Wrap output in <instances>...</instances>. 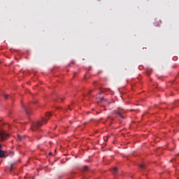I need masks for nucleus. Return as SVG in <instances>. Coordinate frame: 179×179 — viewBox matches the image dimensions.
<instances>
[{"label": "nucleus", "mask_w": 179, "mask_h": 179, "mask_svg": "<svg viewBox=\"0 0 179 179\" xmlns=\"http://www.w3.org/2000/svg\"><path fill=\"white\" fill-rule=\"evenodd\" d=\"M36 103H37V101L33 102L34 104H36Z\"/></svg>", "instance_id": "18"}, {"label": "nucleus", "mask_w": 179, "mask_h": 179, "mask_svg": "<svg viewBox=\"0 0 179 179\" xmlns=\"http://www.w3.org/2000/svg\"><path fill=\"white\" fill-rule=\"evenodd\" d=\"M43 124H47V119H43L41 122L38 121L34 122L31 128L32 131H36V129H38V128H40V127H41Z\"/></svg>", "instance_id": "1"}, {"label": "nucleus", "mask_w": 179, "mask_h": 179, "mask_svg": "<svg viewBox=\"0 0 179 179\" xmlns=\"http://www.w3.org/2000/svg\"><path fill=\"white\" fill-rule=\"evenodd\" d=\"M6 152L4 150H0V157H3L4 159H6L7 156L5 155Z\"/></svg>", "instance_id": "3"}, {"label": "nucleus", "mask_w": 179, "mask_h": 179, "mask_svg": "<svg viewBox=\"0 0 179 179\" xmlns=\"http://www.w3.org/2000/svg\"><path fill=\"white\" fill-rule=\"evenodd\" d=\"M141 169H144L145 168V164H142L140 165Z\"/></svg>", "instance_id": "12"}, {"label": "nucleus", "mask_w": 179, "mask_h": 179, "mask_svg": "<svg viewBox=\"0 0 179 179\" xmlns=\"http://www.w3.org/2000/svg\"><path fill=\"white\" fill-rule=\"evenodd\" d=\"M0 125H3V122H2V119H0Z\"/></svg>", "instance_id": "13"}, {"label": "nucleus", "mask_w": 179, "mask_h": 179, "mask_svg": "<svg viewBox=\"0 0 179 179\" xmlns=\"http://www.w3.org/2000/svg\"><path fill=\"white\" fill-rule=\"evenodd\" d=\"M25 113H27V114H29V110H27V108L24 107V106H22Z\"/></svg>", "instance_id": "6"}, {"label": "nucleus", "mask_w": 179, "mask_h": 179, "mask_svg": "<svg viewBox=\"0 0 179 179\" xmlns=\"http://www.w3.org/2000/svg\"><path fill=\"white\" fill-rule=\"evenodd\" d=\"M58 97V99H59L60 100H62V101H64V99H65V98H64V97H62V96H57Z\"/></svg>", "instance_id": "11"}, {"label": "nucleus", "mask_w": 179, "mask_h": 179, "mask_svg": "<svg viewBox=\"0 0 179 179\" xmlns=\"http://www.w3.org/2000/svg\"><path fill=\"white\" fill-rule=\"evenodd\" d=\"M147 73H148V75H150V73H151V72H150V71H147Z\"/></svg>", "instance_id": "14"}, {"label": "nucleus", "mask_w": 179, "mask_h": 179, "mask_svg": "<svg viewBox=\"0 0 179 179\" xmlns=\"http://www.w3.org/2000/svg\"><path fill=\"white\" fill-rule=\"evenodd\" d=\"M51 113H46V118H50V117H51Z\"/></svg>", "instance_id": "9"}, {"label": "nucleus", "mask_w": 179, "mask_h": 179, "mask_svg": "<svg viewBox=\"0 0 179 179\" xmlns=\"http://www.w3.org/2000/svg\"><path fill=\"white\" fill-rule=\"evenodd\" d=\"M13 166H15V164H10V171H13Z\"/></svg>", "instance_id": "7"}, {"label": "nucleus", "mask_w": 179, "mask_h": 179, "mask_svg": "<svg viewBox=\"0 0 179 179\" xmlns=\"http://www.w3.org/2000/svg\"><path fill=\"white\" fill-rule=\"evenodd\" d=\"M10 155H15V152L13 151L10 152Z\"/></svg>", "instance_id": "15"}, {"label": "nucleus", "mask_w": 179, "mask_h": 179, "mask_svg": "<svg viewBox=\"0 0 179 179\" xmlns=\"http://www.w3.org/2000/svg\"><path fill=\"white\" fill-rule=\"evenodd\" d=\"M0 149H2V145L0 144Z\"/></svg>", "instance_id": "19"}, {"label": "nucleus", "mask_w": 179, "mask_h": 179, "mask_svg": "<svg viewBox=\"0 0 179 179\" xmlns=\"http://www.w3.org/2000/svg\"><path fill=\"white\" fill-rule=\"evenodd\" d=\"M17 139L20 142H22V141H23V137H22V136L20 135H17Z\"/></svg>", "instance_id": "5"}, {"label": "nucleus", "mask_w": 179, "mask_h": 179, "mask_svg": "<svg viewBox=\"0 0 179 179\" xmlns=\"http://www.w3.org/2000/svg\"><path fill=\"white\" fill-rule=\"evenodd\" d=\"M116 113L119 115V117H121V118H124V116H122V115H121V113L117 112Z\"/></svg>", "instance_id": "10"}, {"label": "nucleus", "mask_w": 179, "mask_h": 179, "mask_svg": "<svg viewBox=\"0 0 179 179\" xmlns=\"http://www.w3.org/2000/svg\"><path fill=\"white\" fill-rule=\"evenodd\" d=\"M3 96L5 99V100H8V97H9V95L8 94H3Z\"/></svg>", "instance_id": "8"}, {"label": "nucleus", "mask_w": 179, "mask_h": 179, "mask_svg": "<svg viewBox=\"0 0 179 179\" xmlns=\"http://www.w3.org/2000/svg\"><path fill=\"white\" fill-rule=\"evenodd\" d=\"M8 136H9L8 134H6L5 131L0 130V139L1 141H5V139H6V138H8Z\"/></svg>", "instance_id": "2"}, {"label": "nucleus", "mask_w": 179, "mask_h": 179, "mask_svg": "<svg viewBox=\"0 0 179 179\" xmlns=\"http://www.w3.org/2000/svg\"><path fill=\"white\" fill-rule=\"evenodd\" d=\"M49 155H50V156H52V152H50V153H49Z\"/></svg>", "instance_id": "17"}, {"label": "nucleus", "mask_w": 179, "mask_h": 179, "mask_svg": "<svg viewBox=\"0 0 179 179\" xmlns=\"http://www.w3.org/2000/svg\"><path fill=\"white\" fill-rule=\"evenodd\" d=\"M114 171H115V172H117V168H114Z\"/></svg>", "instance_id": "16"}, {"label": "nucleus", "mask_w": 179, "mask_h": 179, "mask_svg": "<svg viewBox=\"0 0 179 179\" xmlns=\"http://www.w3.org/2000/svg\"><path fill=\"white\" fill-rule=\"evenodd\" d=\"M87 170H89V166H85L83 167L82 171H87Z\"/></svg>", "instance_id": "4"}, {"label": "nucleus", "mask_w": 179, "mask_h": 179, "mask_svg": "<svg viewBox=\"0 0 179 179\" xmlns=\"http://www.w3.org/2000/svg\"><path fill=\"white\" fill-rule=\"evenodd\" d=\"M70 110H72V108H70Z\"/></svg>", "instance_id": "20"}]
</instances>
